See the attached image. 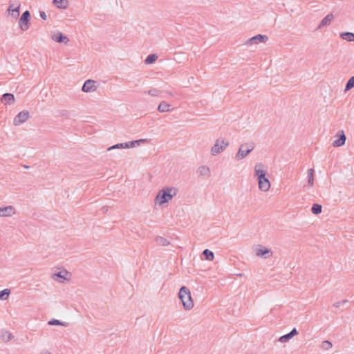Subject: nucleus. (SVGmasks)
<instances>
[{
	"label": "nucleus",
	"mask_w": 354,
	"mask_h": 354,
	"mask_svg": "<svg viewBox=\"0 0 354 354\" xmlns=\"http://www.w3.org/2000/svg\"><path fill=\"white\" fill-rule=\"evenodd\" d=\"M178 193V189L174 187H166L160 189L155 198L156 204L162 205L168 203Z\"/></svg>",
	"instance_id": "nucleus-1"
},
{
	"label": "nucleus",
	"mask_w": 354,
	"mask_h": 354,
	"mask_svg": "<svg viewBox=\"0 0 354 354\" xmlns=\"http://www.w3.org/2000/svg\"><path fill=\"white\" fill-rule=\"evenodd\" d=\"M178 298L180 299L185 310H190L194 307L191 292L186 286H182L180 288Z\"/></svg>",
	"instance_id": "nucleus-2"
},
{
	"label": "nucleus",
	"mask_w": 354,
	"mask_h": 354,
	"mask_svg": "<svg viewBox=\"0 0 354 354\" xmlns=\"http://www.w3.org/2000/svg\"><path fill=\"white\" fill-rule=\"evenodd\" d=\"M255 144L254 142H246L241 145L235 158L237 160H241L245 158L252 151L254 150Z\"/></svg>",
	"instance_id": "nucleus-3"
},
{
	"label": "nucleus",
	"mask_w": 354,
	"mask_h": 354,
	"mask_svg": "<svg viewBox=\"0 0 354 354\" xmlns=\"http://www.w3.org/2000/svg\"><path fill=\"white\" fill-rule=\"evenodd\" d=\"M30 13L26 10L21 15L19 20V26L22 31H26L30 27Z\"/></svg>",
	"instance_id": "nucleus-4"
},
{
	"label": "nucleus",
	"mask_w": 354,
	"mask_h": 354,
	"mask_svg": "<svg viewBox=\"0 0 354 354\" xmlns=\"http://www.w3.org/2000/svg\"><path fill=\"white\" fill-rule=\"evenodd\" d=\"M229 145L228 142H225L223 139H217L215 144L211 149V153L213 156L220 153Z\"/></svg>",
	"instance_id": "nucleus-5"
},
{
	"label": "nucleus",
	"mask_w": 354,
	"mask_h": 354,
	"mask_svg": "<svg viewBox=\"0 0 354 354\" xmlns=\"http://www.w3.org/2000/svg\"><path fill=\"white\" fill-rule=\"evenodd\" d=\"M255 254L257 257H263L265 259L269 258L272 256V252L270 249L258 245L255 248Z\"/></svg>",
	"instance_id": "nucleus-6"
},
{
	"label": "nucleus",
	"mask_w": 354,
	"mask_h": 354,
	"mask_svg": "<svg viewBox=\"0 0 354 354\" xmlns=\"http://www.w3.org/2000/svg\"><path fill=\"white\" fill-rule=\"evenodd\" d=\"M30 117L29 112L26 110L19 112L14 118L13 123L15 126H19L24 123Z\"/></svg>",
	"instance_id": "nucleus-7"
},
{
	"label": "nucleus",
	"mask_w": 354,
	"mask_h": 354,
	"mask_svg": "<svg viewBox=\"0 0 354 354\" xmlns=\"http://www.w3.org/2000/svg\"><path fill=\"white\" fill-rule=\"evenodd\" d=\"M268 40V37L267 35L258 34L246 41L247 45H252L253 44H259L260 42L266 43Z\"/></svg>",
	"instance_id": "nucleus-8"
},
{
	"label": "nucleus",
	"mask_w": 354,
	"mask_h": 354,
	"mask_svg": "<svg viewBox=\"0 0 354 354\" xmlns=\"http://www.w3.org/2000/svg\"><path fill=\"white\" fill-rule=\"evenodd\" d=\"M337 139L334 140L333 142V146L335 147L343 146L346 142V135L343 130H339L336 134Z\"/></svg>",
	"instance_id": "nucleus-9"
},
{
	"label": "nucleus",
	"mask_w": 354,
	"mask_h": 354,
	"mask_svg": "<svg viewBox=\"0 0 354 354\" xmlns=\"http://www.w3.org/2000/svg\"><path fill=\"white\" fill-rule=\"evenodd\" d=\"M96 82L93 80H87L84 82L82 91L85 93L95 91L97 86L95 85Z\"/></svg>",
	"instance_id": "nucleus-10"
},
{
	"label": "nucleus",
	"mask_w": 354,
	"mask_h": 354,
	"mask_svg": "<svg viewBox=\"0 0 354 354\" xmlns=\"http://www.w3.org/2000/svg\"><path fill=\"white\" fill-rule=\"evenodd\" d=\"M257 180L259 189L263 192L268 191L270 187V183L266 176Z\"/></svg>",
	"instance_id": "nucleus-11"
},
{
	"label": "nucleus",
	"mask_w": 354,
	"mask_h": 354,
	"mask_svg": "<svg viewBox=\"0 0 354 354\" xmlns=\"http://www.w3.org/2000/svg\"><path fill=\"white\" fill-rule=\"evenodd\" d=\"M265 166L263 163L259 162L256 164L254 167V176L259 178H261L266 176V171L264 169Z\"/></svg>",
	"instance_id": "nucleus-12"
},
{
	"label": "nucleus",
	"mask_w": 354,
	"mask_h": 354,
	"mask_svg": "<svg viewBox=\"0 0 354 354\" xmlns=\"http://www.w3.org/2000/svg\"><path fill=\"white\" fill-rule=\"evenodd\" d=\"M15 214V209L12 205L0 207V217L10 216Z\"/></svg>",
	"instance_id": "nucleus-13"
},
{
	"label": "nucleus",
	"mask_w": 354,
	"mask_h": 354,
	"mask_svg": "<svg viewBox=\"0 0 354 354\" xmlns=\"http://www.w3.org/2000/svg\"><path fill=\"white\" fill-rule=\"evenodd\" d=\"M1 101L5 104H13L15 99L12 93H6L1 96Z\"/></svg>",
	"instance_id": "nucleus-14"
},
{
	"label": "nucleus",
	"mask_w": 354,
	"mask_h": 354,
	"mask_svg": "<svg viewBox=\"0 0 354 354\" xmlns=\"http://www.w3.org/2000/svg\"><path fill=\"white\" fill-rule=\"evenodd\" d=\"M52 39L57 43H65L66 44L69 39L63 33L58 32L52 36Z\"/></svg>",
	"instance_id": "nucleus-15"
},
{
	"label": "nucleus",
	"mask_w": 354,
	"mask_h": 354,
	"mask_svg": "<svg viewBox=\"0 0 354 354\" xmlns=\"http://www.w3.org/2000/svg\"><path fill=\"white\" fill-rule=\"evenodd\" d=\"M197 173L200 176H203L205 178H207L210 176V169L207 166H201L198 167L197 170Z\"/></svg>",
	"instance_id": "nucleus-16"
},
{
	"label": "nucleus",
	"mask_w": 354,
	"mask_h": 354,
	"mask_svg": "<svg viewBox=\"0 0 354 354\" xmlns=\"http://www.w3.org/2000/svg\"><path fill=\"white\" fill-rule=\"evenodd\" d=\"M334 16L333 14H328L320 22V24L318 26V28H321L324 26H328L332 20L333 19Z\"/></svg>",
	"instance_id": "nucleus-17"
},
{
	"label": "nucleus",
	"mask_w": 354,
	"mask_h": 354,
	"mask_svg": "<svg viewBox=\"0 0 354 354\" xmlns=\"http://www.w3.org/2000/svg\"><path fill=\"white\" fill-rule=\"evenodd\" d=\"M53 3L57 8L66 9L68 6V0H53Z\"/></svg>",
	"instance_id": "nucleus-18"
},
{
	"label": "nucleus",
	"mask_w": 354,
	"mask_h": 354,
	"mask_svg": "<svg viewBox=\"0 0 354 354\" xmlns=\"http://www.w3.org/2000/svg\"><path fill=\"white\" fill-rule=\"evenodd\" d=\"M340 37L348 41H354V33L351 32H344L340 33Z\"/></svg>",
	"instance_id": "nucleus-19"
},
{
	"label": "nucleus",
	"mask_w": 354,
	"mask_h": 354,
	"mask_svg": "<svg viewBox=\"0 0 354 354\" xmlns=\"http://www.w3.org/2000/svg\"><path fill=\"white\" fill-rule=\"evenodd\" d=\"M155 241L158 245H161V246H167L170 244V242L169 240H167L165 237H162L160 236H156Z\"/></svg>",
	"instance_id": "nucleus-20"
},
{
	"label": "nucleus",
	"mask_w": 354,
	"mask_h": 354,
	"mask_svg": "<svg viewBox=\"0 0 354 354\" xmlns=\"http://www.w3.org/2000/svg\"><path fill=\"white\" fill-rule=\"evenodd\" d=\"M170 104H169L167 102L162 101L161 102L158 106V111L159 112H168L169 111Z\"/></svg>",
	"instance_id": "nucleus-21"
},
{
	"label": "nucleus",
	"mask_w": 354,
	"mask_h": 354,
	"mask_svg": "<svg viewBox=\"0 0 354 354\" xmlns=\"http://www.w3.org/2000/svg\"><path fill=\"white\" fill-rule=\"evenodd\" d=\"M203 255L206 260L213 261L214 259V254L212 251L205 249L203 251Z\"/></svg>",
	"instance_id": "nucleus-22"
},
{
	"label": "nucleus",
	"mask_w": 354,
	"mask_h": 354,
	"mask_svg": "<svg viewBox=\"0 0 354 354\" xmlns=\"http://www.w3.org/2000/svg\"><path fill=\"white\" fill-rule=\"evenodd\" d=\"M148 142L147 139H139V140L128 142V144H125V145H126V147H134L136 146V145H140V143H144V142Z\"/></svg>",
	"instance_id": "nucleus-23"
},
{
	"label": "nucleus",
	"mask_w": 354,
	"mask_h": 354,
	"mask_svg": "<svg viewBox=\"0 0 354 354\" xmlns=\"http://www.w3.org/2000/svg\"><path fill=\"white\" fill-rule=\"evenodd\" d=\"M322 211V206L318 203H314L311 207V212L313 214L317 215Z\"/></svg>",
	"instance_id": "nucleus-24"
},
{
	"label": "nucleus",
	"mask_w": 354,
	"mask_h": 354,
	"mask_svg": "<svg viewBox=\"0 0 354 354\" xmlns=\"http://www.w3.org/2000/svg\"><path fill=\"white\" fill-rule=\"evenodd\" d=\"M157 59H158L157 55L150 54L146 57V59L145 60V63L146 64H151L154 63L157 60Z\"/></svg>",
	"instance_id": "nucleus-25"
},
{
	"label": "nucleus",
	"mask_w": 354,
	"mask_h": 354,
	"mask_svg": "<svg viewBox=\"0 0 354 354\" xmlns=\"http://www.w3.org/2000/svg\"><path fill=\"white\" fill-rule=\"evenodd\" d=\"M48 324L51 326H68V323L62 322H61L58 319H50V321H48Z\"/></svg>",
	"instance_id": "nucleus-26"
},
{
	"label": "nucleus",
	"mask_w": 354,
	"mask_h": 354,
	"mask_svg": "<svg viewBox=\"0 0 354 354\" xmlns=\"http://www.w3.org/2000/svg\"><path fill=\"white\" fill-rule=\"evenodd\" d=\"M314 172L313 169H309L308 170V182L310 186H313L314 183Z\"/></svg>",
	"instance_id": "nucleus-27"
},
{
	"label": "nucleus",
	"mask_w": 354,
	"mask_h": 354,
	"mask_svg": "<svg viewBox=\"0 0 354 354\" xmlns=\"http://www.w3.org/2000/svg\"><path fill=\"white\" fill-rule=\"evenodd\" d=\"M354 87V75L350 77L345 86V91H349Z\"/></svg>",
	"instance_id": "nucleus-28"
},
{
	"label": "nucleus",
	"mask_w": 354,
	"mask_h": 354,
	"mask_svg": "<svg viewBox=\"0 0 354 354\" xmlns=\"http://www.w3.org/2000/svg\"><path fill=\"white\" fill-rule=\"evenodd\" d=\"M20 6L21 5L20 3H19L17 6H16L13 10H12L11 16L15 19H17L19 16Z\"/></svg>",
	"instance_id": "nucleus-29"
},
{
	"label": "nucleus",
	"mask_w": 354,
	"mask_h": 354,
	"mask_svg": "<svg viewBox=\"0 0 354 354\" xmlns=\"http://www.w3.org/2000/svg\"><path fill=\"white\" fill-rule=\"evenodd\" d=\"M10 294V290L6 288L0 291V300L6 299Z\"/></svg>",
	"instance_id": "nucleus-30"
},
{
	"label": "nucleus",
	"mask_w": 354,
	"mask_h": 354,
	"mask_svg": "<svg viewBox=\"0 0 354 354\" xmlns=\"http://www.w3.org/2000/svg\"><path fill=\"white\" fill-rule=\"evenodd\" d=\"M333 346V344L332 343L328 341V340H324L322 342V344H321V348L324 350H328L330 348H331Z\"/></svg>",
	"instance_id": "nucleus-31"
},
{
	"label": "nucleus",
	"mask_w": 354,
	"mask_h": 354,
	"mask_svg": "<svg viewBox=\"0 0 354 354\" xmlns=\"http://www.w3.org/2000/svg\"><path fill=\"white\" fill-rule=\"evenodd\" d=\"M125 144H128V142H124V143L116 144L115 145H113V146L109 147L107 150L110 151V150L113 149H124V148H128L127 147H126Z\"/></svg>",
	"instance_id": "nucleus-32"
},
{
	"label": "nucleus",
	"mask_w": 354,
	"mask_h": 354,
	"mask_svg": "<svg viewBox=\"0 0 354 354\" xmlns=\"http://www.w3.org/2000/svg\"><path fill=\"white\" fill-rule=\"evenodd\" d=\"M292 338V336L288 333L284 335L281 336L279 339V341L283 343L288 342Z\"/></svg>",
	"instance_id": "nucleus-33"
},
{
	"label": "nucleus",
	"mask_w": 354,
	"mask_h": 354,
	"mask_svg": "<svg viewBox=\"0 0 354 354\" xmlns=\"http://www.w3.org/2000/svg\"><path fill=\"white\" fill-rule=\"evenodd\" d=\"M147 93L151 96H158L161 93V91L158 88H151L147 91Z\"/></svg>",
	"instance_id": "nucleus-34"
},
{
	"label": "nucleus",
	"mask_w": 354,
	"mask_h": 354,
	"mask_svg": "<svg viewBox=\"0 0 354 354\" xmlns=\"http://www.w3.org/2000/svg\"><path fill=\"white\" fill-rule=\"evenodd\" d=\"M2 337L4 341H9L12 338V335L11 333L8 332H6L3 335Z\"/></svg>",
	"instance_id": "nucleus-35"
},
{
	"label": "nucleus",
	"mask_w": 354,
	"mask_h": 354,
	"mask_svg": "<svg viewBox=\"0 0 354 354\" xmlns=\"http://www.w3.org/2000/svg\"><path fill=\"white\" fill-rule=\"evenodd\" d=\"M59 114L60 116L65 117L66 118H69L68 111H66V110H62V111H60Z\"/></svg>",
	"instance_id": "nucleus-36"
},
{
	"label": "nucleus",
	"mask_w": 354,
	"mask_h": 354,
	"mask_svg": "<svg viewBox=\"0 0 354 354\" xmlns=\"http://www.w3.org/2000/svg\"><path fill=\"white\" fill-rule=\"evenodd\" d=\"M39 16L44 20H46V19H47V15H46V12L44 11L40 10L39 11Z\"/></svg>",
	"instance_id": "nucleus-37"
},
{
	"label": "nucleus",
	"mask_w": 354,
	"mask_h": 354,
	"mask_svg": "<svg viewBox=\"0 0 354 354\" xmlns=\"http://www.w3.org/2000/svg\"><path fill=\"white\" fill-rule=\"evenodd\" d=\"M292 336V337L295 335H297L299 333L297 330L296 328H294L290 333H289Z\"/></svg>",
	"instance_id": "nucleus-38"
},
{
	"label": "nucleus",
	"mask_w": 354,
	"mask_h": 354,
	"mask_svg": "<svg viewBox=\"0 0 354 354\" xmlns=\"http://www.w3.org/2000/svg\"><path fill=\"white\" fill-rule=\"evenodd\" d=\"M55 277L61 278V279H65V277L62 274V272H57L54 274Z\"/></svg>",
	"instance_id": "nucleus-39"
},
{
	"label": "nucleus",
	"mask_w": 354,
	"mask_h": 354,
	"mask_svg": "<svg viewBox=\"0 0 354 354\" xmlns=\"http://www.w3.org/2000/svg\"><path fill=\"white\" fill-rule=\"evenodd\" d=\"M14 8H14V5L13 4H10L8 8L7 9V12H8L9 13L11 14L12 10H13Z\"/></svg>",
	"instance_id": "nucleus-40"
},
{
	"label": "nucleus",
	"mask_w": 354,
	"mask_h": 354,
	"mask_svg": "<svg viewBox=\"0 0 354 354\" xmlns=\"http://www.w3.org/2000/svg\"><path fill=\"white\" fill-rule=\"evenodd\" d=\"M342 304L341 301L336 302L333 304V306L336 308H339Z\"/></svg>",
	"instance_id": "nucleus-41"
},
{
	"label": "nucleus",
	"mask_w": 354,
	"mask_h": 354,
	"mask_svg": "<svg viewBox=\"0 0 354 354\" xmlns=\"http://www.w3.org/2000/svg\"><path fill=\"white\" fill-rule=\"evenodd\" d=\"M347 302H348V300H346V299H344V300L341 301V303H342V304H346V303H347Z\"/></svg>",
	"instance_id": "nucleus-42"
},
{
	"label": "nucleus",
	"mask_w": 354,
	"mask_h": 354,
	"mask_svg": "<svg viewBox=\"0 0 354 354\" xmlns=\"http://www.w3.org/2000/svg\"><path fill=\"white\" fill-rule=\"evenodd\" d=\"M41 354H50L48 351L42 352Z\"/></svg>",
	"instance_id": "nucleus-43"
},
{
	"label": "nucleus",
	"mask_w": 354,
	"mask_h": 354,
	"mask_svg": "<svg viewBox=\"0 0 354 354\" xmlns=\"http://www.w3.org/2000/svg\"><path fill=\"white\" fill-rule=\"evenodd\" d=\"M24 167L29 168V166L24 165Z\"/></svg>",
	"instance_id": "nucleus-44"
}]
</instances>
